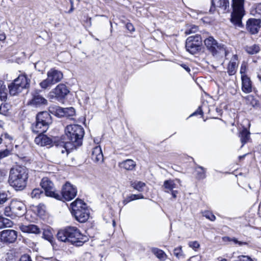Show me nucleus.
Here are the masks:
<instances>
[{
    "label": "nucleus",
    "mask_w": 261,
    "mask_h": 261,
    "mask_svg": "<svg viewBox=\"0 0 261 261\" xmlns=\"http://www.w3.org/2000/svg\"><path fill=\"white\" fill-rule=\"evenodd\" d=\"M197 115H201L202 116L203 115V111H202V110L201 109V107H199L197 109V110L195 112H194L192 114H191L190 115V116Z\"/></svg>",
    "instance_id": "603ef678"
},
{
    "label": "nucleus",
    "mask_w": 261,
    "mask_h": 261,
    "mask_svg": "<svg viewBox=\"0 0 261 261\" xmlns=\"http://www.w3.org/2000/svg\"><path fill=\"white\" fill-rule=\"evenodd\" d=\"M28 177V169L25 167L15 166L10 170L8 182L16 190L21 191L26 187Z\"/></svg>",
    "instance_id": "f257e3e1"
},
{
    "label": "nucleus",
    "mask_w": 261,
    "mask_h": 261,
    "mask_svg": "<svg viewBox=\"0 0 261 261\" xmlns=\"http://www.w3.org/2000/svg\"><path fill=\"white\" fill-rule=\"evenodd\" d=\"M128 197H129V198L130 199L129 200H130V201L135 200H137V199H144V196L142 194H131Z\"/></svg>",
    "instance_id": "79ce46f5"
},
{
    "label": "nucleus",
    "mask_w": 261,
    "mask_h": 261,
    "mask_svg": "<svg viewBox=\"0 0 261 261\" xmlns=\"http://www.w3.org/2000/svg\"><path fill=\"white\" fill-rule=\"evenodd\" d=\"M250 133L246 128H243L240 132L239 137L240 138L241 142L242 144V146L244 145L250 139Z\"/></svg>",
    "instance_id": "bb28decb"
},
{
    "label": "nucleus",
    "mask_w": 261,
    "mask_h": 261,
    "mask_svg": "<svg viewBox=\"0 0 261 261\" xmlns=\"http://www.w3.org/2000/svg\"><path fill=\"white\" fill-rule=\"evenodd\" d=\"M7 99V90L2 81H0V99L6 101Z\"/></svg>",
    "instance_id": "2f4dec72"
},
{
    "label": "nucleus",
    "mask_w": 261,
    "mask_h": 261,
    "mask_svg": "<svg viewBox=\"0 0 261 261\" xmlns=\"http://www.w3.org/2000/svg\"><path fill=\"white\" fill-rule=\"evenodd\" d=\"M14 81L17 85L23 90L28 89L30 87L31 80L25 73L19 74Z\"/></svg>",
    "instance_id": "dca6fc26"
},
{
    "label": "nucleus",
    "mask_w": 261,
    "mask_h": 261,
    "mask_svg": "<svg viewBox=\"0 0 261 261\" xmlns=\"http://www.w3.org/2000/svg\"><path fill=\"white\" fill-rule=\"evenodd\" d=\"M196 171L197 172V178L199 179H202L205 178V169L201 167L198 166L196 168Z\"/></svg>",
    "instance_id": "f704fd0d"
},
{
    "label": "nucleus",
    "mask_w": 261,
    "mask_h": 261,
    "mask_svg": "<svg viewBox=\"0 0 261 261\" xmlns=\"http://www.w3.org/2000/svg\"><path fill=\"white\" fill-rule=\"evenodd\" d=\"M40 185L44 189L46 196L58 200L61 198L60 194L56 191L53 182L48 177H43L41 180Z\"/></svg>",
    "instance_id": "1a4fd4ad"
},
{
    "label": "nucleus",
    "mask_w": 261,
    "mask_h": 261,
    "mask_svg": "<svg viewBox=\"0 0 261 261\" xmlns=\"http://www.w3.org/2000/svg\"><path fill=\"white\" fill-rule=\"evenodd\" d=\"M69 92V91L65 85L60 84L49 93L48 97L50 99L56 98L61 99L64 98Z\"/></svg>",
    "instance_id": "9b49d317"
},
{
    "label": "nucleus",
    "mask_w": 261,
    "mask_h": 261,
    "mask_svg": "<svg viewBox=\"0 0 261 261\" xmlns=\"http://www.w3.org/2000/svg\"><path fill=\"white\" fill-rule=\"evenodd\" d=\"M11 204L14 216H21L25 213V205L22 202L17 200H13L11 202Z\"/></svg>",
    "instance_id": "4468645a"
},
{
    "label": "nucleus",
    "mask_w": 261,
    "mask_h": 261,
    "mask_svg": "<svg viewBox=\"0 0 261 261\" xmlns=\"http://www.w3.org/2000/svg\"><path fill=\"white\" fill-rule=\"evenodd\" d=\"M130 199L129 198V197L128 196L126 199H125L123 201V203L125 205L127 203L129 202L130 201V200H129Z\"/></svg>",
    "instance_id": "0e129e2a"
},
{
    "label": "nucleus",
    "mask_w": 261,
    "mask_h": 261,
    "mask_svg": "<svg viewBox=\"0 0 261 261\" xmlns=\"http://www.w3.org/2000/svg\"><path fill=\"white\" fill-rule=\"evenodd\" d=\"M130 186L139 192H142L146 187V184L141 181L133 180L130 181Z\"/></svg>",
    "instance_id": "c85d7f7f"
},
{
    "label": "nucleus",
    "mask_w": 261,
    "mask_h": 261,
    "mask_svg": "<svg viewBox=\"0 0 261 261\" xmlns=\"http://www.w3.org/2000/svg\"><path fill=\"white\" fill-rule=\"evenodd\" d=\"M17 238L16 232L14 230H5L1 232L0 239L3 243H13Z\"/></svg>",
    "instance_id": "f8f14e48"
},
{
    "label": "nucleus",
    "mask_w": 261,
    "mask_h": 261,
    "mask_svg": "<svg viewBox=\"0 0 261 261\" xmlns=\"http://www.w3.org/2000/svg\"><path fill=\"white\" fill-rule=\"evenodd\" d=\"M53 85V84H52V83L48 77L43 80L39 84V85L41 87V88L44 89H47V88L50 87Z\"/></svg>",
    "instance_id": "4c0bfd02"
},
{
    "label": "nucleus",
    "mask_w": 261,
    "mask_h": 261,
    "mask_svg": "<svg viewBox=\"0 0 261 261\" xmlns=\"http://www.w3.org/2000/svg\"><path fill=\"white\" fill-rule=\"evenodd\" d=\"M77 194V189L76 187L70 184L69 182H66L62 187L61 190V198L67 201H70L73 199Z\"/></svg>",
    "instance_id": "9d476101"
},
{
    "label": "nucleus",
    "mask_w": 261,
    "mask_h": 261,
    "mask_svg": "<svg viewBox=\"0 0 261 261\" xmlns=\"http://www.w3.org/2000/svg\"><path fill=\"white\" fill-rule=\"evenodd\" d=\"M4 137L5 138V139H7L9 141H11L12 140V137L7 134H5L4 135Z\"/></svg>",
    "instance_id": "e2e57ef3"
},
{
    "label": "nucleus",
    "mask_w": 261,
    "mask_h": 261,
    "mask_svg": "<svg viewBox=\"0 0 261 261\" xmlns=\"http://www.w3.org/2000/svg\"><path fill=\"white\" fill-rule=\"evenodd\" d=\"M238 66V58L237 55H234L229 61L227 67V73L229 75H234Z\"/></svg>",
    "instance_id": "aec40b11"
},
{
    "label": "nucleus",
    "mask_w": 261,
    "mask_h": 261,
    "mask_svg": "<svg viewBox=\"0 0 261 261\" xmlns=\"http://www.w3.org/2000/svg\"><path fill=\"white\" fill-rule=\"evenodd\" d=\"M174 254L177 257L179 258L182 255V251L181 249V247L179 246L176 248L174 249Z\"/></svg>",
    "instance_id": "c03bdc74"
},
{
    "label": "nucleus",
    "mask_w": 261,
    "mask_h": 261,
    "mask_svg": "<svg viewBox=\"0 0 261 261\" xmlns=\"http://www.w3.org/2000/svg\"><path fill=\"white\" fill-rule=\"evenodd\" d=\"M10 153V151L9 150H8V149H6L5 150L0 151V159L8 156Z\"/></svg>",
    "instance_id": "49530a36"
},
{
    "label": "nucleus",
    "mask_w": 261,
    "mask_h": 261,
    "mask_svg": "<svg viewBox=\"0 0 261 261\" xmlns=\"http://www.w3.org/2000/svg\"><path fill=\"white\" fill-rule=\"evenodd\" d=\"M47 103V100L37 91L32 93V98L29 102V105L36 107L46 105Z\"/></svg>",
    "instance_id": "ddd939ff"
},
{
    "label": "nucleus",
    "mask_w": 261,
    "mask_h": 261,
    "mask_svg": "<svg viewBox=\"0 0 261 261\" xmlns=\"http://www.w3.org/2000/svg\"><path fill=\"white\" fill-rule=\"evenodd\" d=\"M12 224V222L8 219V221H5L4 227H11Z\"/></svg>",
    "instance_id": "052dcab7"
},
{
    "label": "nucleus",
    "mask_w": 261,
    "mask_h": 261,
    "mask_svg": "<svg viewBox=\"0 0 261 261\" xmlns=\"http://www.w3.org/2000/svg\"><path fill=\"white\" fill-rule=\"evenodd\" d=\"M43 191L39 188H36L32 190L31 193V197L33 199H39L43 195Z\"/></svg>",
    "instance_id": "c9c22d12"
},
{
    "label": "nucleus",
    "mask_w": 261,
    "mask_h": 261,
    "mask_svg": "<svg viewBox=\"0 0 261 261\" xmlns=\"http://www.w3.org/2000/svg\"><path fill=\"white\" fill-rule=\"evenodd\" d=\"M42 237L44 239L48 241L51 244L54 243V238L52 232L50 229H47L44 230Z\"/></svg>",
    "instance_id": "473e14b6"
},
{
    "label": "nucleus",
    "mask_w": 261,
    "mask_h": 261,
    "mask_svg": "<svg viewBox=\"0 0 261 261\" xmlns=\"http://www.w3.org/2000/svg\"><path fill=\"white\" fill-rule=\"evenodd\" d=\"M51 140L46 135L39 134L35 139V142L40 146H46L51 143Z\"/></svg>",
    "instance_id": "a878e982"
},
{
    "label": "nucleus",
    "mask_w": 261,
    "mask_h": 261,
    "mask_svg": "<svg viewBox=\"0 0 261 261\" xmlns=\"http://www.w3.org/2000/svg\"><path fill=\"white\" fill-rule=\"evenodd\" d=\"M192 246L193 247V249H195L196 248H198L199 246L197 245V246Z\"/></svg>",
    "instance_id": "774afa93"
},
{
    "label": "nucleus",
    "mask_w": 261,
    "mask_h": 261,
    "mask_svg": "<svg viewBox=\"0 0 261 261\" xmlns=\"http://www.w3.org/2000/svg\"><path fill=\"white\" fill-rule=\"evenodd\" d=\"M51 122V117L47 112H42L36 116V121L32 125V130L36 134H42L48 128L49 124Z\"/></svg>",
    "instance_id": "423d86ee"
},
{
    "label": "nucleus",
    "mask_w": 261,
    "mask_h": 261,
    "mask_svg": "<svg viewBox=\"0 0 261 261\" xmlns=\"http://www.w3.org/2000/svg\"><path fill=\"white\" fill-rule=\"evenodd\" d=\"M19 261H32L30 256L28 255H23L20 257Z\"/></svg>",
    "instance_id": "864d4df0"
},
{
    "label": "nucleus",
    "mask_w": 261,
    "mask_h": 261,
    "mask_svg": "<svg viewBox=\"0 0 261 261\" xmlns=\"http://www.w3.org/2000/svg\"><path fill=\"white\" fill-rule=\"evenodd\" d=\"M212 6L214 8H210V11L213 12L215 10V7L219 8L223 13H225L229 10V3L228 0H216V2L212 0Z\"/></svg>",
    "instance_id": "2eb2a0df"
},
{
    "label": "nucleus",
    "mask_w": 261,
    "mask_h": 261,
    "mask_svg": "<svg viewBox=\"0 0 261 261\" xmlns=\"http://www.w3.org/2000/svg\"><path fill=\"white\" fill-rule=\"evenodd\" d=\"M4 214L6 216L12 217L14 216V213L12 212V209L11 208V204H10L9 206L5 208L4 211Z\"/></svg>",
    "instance_id": "a19ab883"
},
{
    "label": "nucleus",
    "mask_w": 261,
    "mask_h": 261,
    "mask_svg": "<svg viewBox=\"0 0 261 261\" xmlns=\"http://www.w3.org/2000/svg\"><path fill=\"white\" fill-rule=\"evenodd\" d=\"M135 166V162L130 159L126 160L121 163V167L127 170H132Z\"/></svg>",
    "instance_id": "c756f323"
},
{
    "label": "nucleus",
    "mask_w": 261,
    "mask_h": 261,
    "mask_svg": "<svg viewBox=\"0 0 261 261\" xmlns=\"http://www.w3.org/2000/svg\"><path fill=\"white\" fill-rule=\"evenodd\" d=\"M260 21L258 19H249L246 24L247 29L251 34H254L258 32L260 28Z\"/></svg>",
    "instance_id": "f3484780"
},
{
    "label": "nucleus",
    "mask_w": 261,
    "mask_h": 261,
    "mask_svg": "<svg viewBox=\"0 0 261 261\" xmlns=\"http://www.w3.org/2000/svg\"><path fill=\"white\" fill-rule=\"evenodd\" d=\"M8 106L6 104H2L0 106V114L6 115L8 111Z\"/></svg>",
    "instance_id": "37998d69"
},
{
    "label": "nucleus",
    "mask_w": 261,
    "mask_h": 261,
    "mask_svg": "<svg viewBox=\"0 0 261 261\" xmlns=\"http://www.w3.org/2000/svg\"><path fill=\"white\" fill-rule=\"evenodd\" d=\"M20 229L24 232L39 234L41 232L40 228L36 225L30 224L28 225H21Z\"/></svg>",
    "instance_id": "4be33fe9"
},
{
    "label": "nucleus",
    "mask_w": 261,
    "mask_h": 261,
    "mask_svg": "<svg viewBox=\"0 0 261 261\" xmlns=\"http://www.w3.org/2000/svg\"><path fill=\"white\" fill-rule=\"evenodd\" d=\"M172 196L173 198H176L177 197V194L178 193V191L177 190H172L170 191Z\"/></svg>",
    "instance_id": "680f3d73"
},
{
    "label": "nucleus",
    "mask_w": 261,
    "mask_h": 261,
    "mask_svg": "<svg viewBox=\"0 0 261 261\" xmlns=\"http://www.w3.org/2000/svg\"><path fill=\"white\" fill-rule=\"evenodd\" d=\"M204 43L207 49L216 58L227 57L228 51L225 45L219 43L212 36H210L204 40Z\"/></svg>",
    "instance_id": "39448f33"
},
{
    "label": "nucleus",
    "mask_w": 261,
    "mask_h": 261,
    "mask_svg": "<svg viewBox=\"0 0 261 261\" xmlns=\"http://www.w3.org/2000/svg\"><path fill=\"white\" fill-rule=\"evenodd\" d=\"M58 149L62 153L67 152L68 154L70 149H72L74 147L70 142L67 141H65L63 139H62L61 142L58 144Z\"/></svg>",
    "instance_id": "393cba45"
},
{
    "label": "nucleus",
    "mask_w": 261,
    "mask_h": 261,
    "mask_svg": "<svg viewBox=\"0 0 261 261\" xmlns=\"http://www.w3.org/2000/svg\"><path fill=\"white\" fill-rule=\"evenodd\" d=\"M9 93L11 95L14 96L21 92L23 89L19 87L14 80L9 86Z\"/></svg>",
    "instance_id": "cd10ccee"
},
{
    "label": "nucleus",
    "mask_w": 261,
    "mask_h": 261,
    "mask_svg": "<svg viewBox=\"0 0 261 261\" xmlns=\"http://www.w3.org/2000/svg\"><path fill=\"white\" fill-rule=\"evenodd\" d=\"M246 103L248 105L251 106L253 108H257L259 106L258 101L251 95H249L245 97Z\"/></svg>",
    "instance_id": "7c9ffc66"
},
{
    "label": "nucleus",
    "mask_w": 261,
    "mask_h": 261,
    "mask_svg": "<svg viewBox=\"0 0 261 261\" xmlns=\"http://www.w3.org/2000/svg\"><path fill=\"white\" fill-rule=\"evenodd\" d=\"M91 158L95 162H102L103 160V156L101 147L99 146H96L93 148Z\"/></svg>",
    "instance_id": "412c9836"
},
{
    "label": "nucleus",
    "mask_w": 261,
    "mask_h": 261,
    "mask_svg": "<svg viewBox=\"0 0 261 261\" xmlns=\"http://www.w3.org/2000/svg\"><path fill=\"white\" fill-rule=\"evenodd\" d=\"M180 186V180L179 179H169L164 181L163 186L165 191L167 193L170 192L175 189H177Z\"/></svg>",
    "instance_id": "a211bd4d"
},
{
    "label": "nucleus",
    "mask_w": 261,
    "mask_h": 261,
    "mask_svg": "<svg viewBox=\"0 0 261 261\" xmlns=\"http://www.w3.org/2000/svg\"><path fill=\"white\" fill-rule=\"evenodd\" d=\"M73 10H74L73 6H71V8H70V10H69V11H68V13H71V12L73 11Z\"/></svg>",
    "instance_id": "69168bd1"
},
{
    "label": "nucleus",
    "mask_w": 261,
    "mask_h": 261,
    "mask_svg": "<svg viewBox=\"0 0 261 261\" xmlns=\"http://www.w3.org/2000/svg\"><path fill=\"white\" fill-rule=\"evenodd\" d=\"M247 65L245 63H243L241 65L240 68V73L241 74V76L246 75L245 73L246 71Z\"/></svg>",
    "instance_id": "a18cd8bd"
},
{
    "label": "nucleus",
    "mask_w": 261,
    "mask_h": 261,
    "mask_svg": "<svg viewBox=\"0 0 261 261\" xmlns=\"http://www.w3.org/2000/svg\"><path fill=\"white\" fill-rule=\"evenodd\" d=\"M70 206L71 213L76 220L84 223L88 219L90 213L84 201L77 198L71 203Z\"/></svg>",
    "instance_id": "20e7f679"
},
{
    "label": "nucleus",
    "mask_w": 261,
    "mask_h": 261,
    "mask_svg": "<svg viewBox=\"0 0 261 261\" xmlns=\"http://www.w3.org/2000/svg\"><path fill=\"white\" fill-rule=\"evenodd\" d=\"M223 240L224 241H228L230 243H231L233 242L235 244H239V245H242V243L240 242H239L237 239H231L230 238H228V237H224L223 238Z\"/></svg>",
    "instance_id": "09e8293b"
},
{
    "label": "nucleus",
    "mask_w": 261,
    "mask_h": 261,
    "mask_svg": "<svg viewBox=\"0 0 261 261\" xmlns=\"http://www.w3.org/2000/svg\"><path fill=\"white\" fill-rule=\"evenodd\" d=\"M198 27L195 25H189V27L185 31V34L186 35L191 34L192 33H195L197 32L198 31Z\"/></svg>",
    "instance_id": "58836bf2"
},
{
    "label": "nucleus",
    "mask_w": 261,
    "mask_h": 261,
    "mask_svg": "<svg viewBox=\"0 0 261 261\" xmlns=\"http://www.w3.org/2000/svg\"><path fill=\"white\" fill-rule=\"evenodd\" d=\"M58 240L64 243H70L72 244L75 243H86L88 238L83 236L79 229L73 226H68L60 230L57 233Z\"/></svg>",
    "instance_id": "f03ea898"
},
{
    "label": "nucleus",
    "mask_w": 261,
    "mask_h": 261,
    "mask_svg": "<svg viewBox=\"0 0 261 261\" xmlns=\"http://www.w3.org/2000/svg\"><path fill=\"white\" fill-rule=\"evenodd\" d=\"M259 46L256 44L246 46V51L251 55L257 54L259 52Z\"/></svg>",
    "instance_id": "72a5a7b5"
},
{
    "label": "nucleus",
    "mask_w": 261,
    "mask_h": 261,
    "mask_svg": "<svg viewBox=\"0 0 261 261\" xmlns=\"http://www.w3.org/2000/svg\"><path fill=\"white\" fill-rule=\"evenodd\" d=\"M202 216L212 221H214L216 219L215 215L212 212L209 211H204L202 212Z\"/></svg>",
    "instance_id": "ea45409f"
},
{
    "label": "nucleus",
    "mask_w": 261,
    "mask_h": 261,
    "mask_svg": "<svg viewBox=\"0 0 261 261\" xmlns=\"http://www.w3.org/2000/svg\"><path fill=\"white\" fill-rule=\"evenodd\" d=\"M180 66L188 73H190L191 70L190 68L188 66H187L186 64H181Z\"/></svg>",
    "instance_id": "13d9d810"
},
{
    "label": "nucleus",
    "mask_w": 261,
    "mask_h": 261,
    "mask_svg": "<svg viewBox=\"0 0 261 261\" xmlns=\"http://www.w3.org/2000/svg\"><path fill=\"white\" fill-rule=\"evenodd\" d=\"M245 0H232L233 11L230 21L236 26L242 27V19L244 15Z\"/></svg>",
    "instance_id": "0eeeda50"
},
{
    "label": "nucleus",
    "mask_w": 261,
    "mask_h": 261,
    "mask_svg": "<svg viewBox=\"0 0 261 261\" xmlns=\"http://www.w3.org/2000/svg\"><path fill=\"white\" fill-rule=\"evenodd\" d=\"M236 261H253L251 258L247 256H242L238 258Z\"/></svg>",
    "instance_id": "3c124183"
},
{
    "label": "nucleus",
    "mask_w": 261,
    "mask_h": 261,
    "mask_svg": "<svg viewBox=\"0 0 261 261\" xmlns=\"http://www.w3.org/2000/svg\"><path fill=\"white\" fill-rule=\"evenodd\" d=\"M242 90L243 92L249 93L252 92V86L250 79L246 75L242 76Z\"/></svg>",
    "instance_id": "5701e85b"
},
{
    "label": "nucleus",
    "mask_w": 261,
    "mask_h": 261,
    "mask_svg": "<svg viewBox=\"0 0 261 261\" xmlns=\"http://www.w3.org/2000/svg\"><path fill=\"white\" fill-rule=\"evenodd\" d=\"M5 221H8V219L0 218V228H2L4 227Z\"/></svg>",
    "instance_id": "4d7b16f0"
},
{
    "label": "nucleus",
    "mask_w": 261,
    "mask_h": 261,
    "mask_svg": "<svg viewBox=\"0 0 261 261\" xmlns=\"http://www.w3.org/2000/svg\"><path fill=\"white\" fill-rule=\"evenodd\" d=\"M47 77L53 85L59 82L63 78L62 73L58 70L51 69L47 72Z\"/></svg>",
    "instance_id": "6ab92c4d"
},
{
    "label": "nucleus",
    "mask_w": 261,
    "mask_h": 261,
    "mask_svg": "<svg viewBox=\"0 0 261 261\" xmlns=\"http://www.w3.org/2000/svg\"><path fill=\"white\" fill-rule=\"evenodd\" d=\"M88 20L89 21L90 25H91V18L90 17L88 18Z\"/></svg>",
    "instance_id": "338daca9"
},
{
    "label": "nucleus",
    "mask_w": 261,
    "mask_h": 261,
    "mask_svg": "<svg viewBox=\"0 0 261 261\" xmlns=\"http://www.w3.org/2000/svg\"><path fill=\"white\" fill-rule=\"evenodd\" d=\"M257 77L258 78V79L261 82V66L257 69Z\"/></svg>",
    "instance_id": "bf43d9fd"
},
{
    "label": "nucleus",
    "mask_w": 261,
    "mask_h": 261,
    "mask_svg": "<svg viewBox=\"0 0 261 261\" xmlns=\"http://www.w3.org/2000/svg\"><path fill=\"white\" fill-rule=\"evenodd\" d=\"M44 208L45 206L44 204H40L39 205H38V206H37L38 213L40 215H43V213H44Z\"/></svg>",
    "instance_id": "8fccbe9b"
},
{
    "label": "nucleus",
    "mask_w": 261,
    "mask_h": 261,
    "mask_svg": "<svg viewBox=\"0 0 261 261\" xmlns=\"http://www.w3.org/2000/svg\"><path fill=\"white\" fill-rule=\"evenodd\" d=\"M153 252L154 255L160 259L162 260L165 259L166 255L162 250L155 248L153 250Z\"/></svg>",
    "instance_id": "e433bc0d"
},
{
    "label": "nucleus",
    "mask_w": 261,
    "mask_h": 261,
    "mask_svg": "<svg viewBox=\"0 0 261 261\" xmlns=\"http://www.w3.org/2000/svg\"><path fill=\"white\" fill-rule=\"evenodd\" d=\"M201 45L202 39L200 35L191 36L186 40V49L191 54H195L200 50Z\"/></svg>",
    "instance_id": "6e6552de"
},
{
    "label": "nucleus",
    "mask_w": 261,
    "mask_h": 261,
    "mask_svg": "<svg viewBox=\"0 0 261 261\" xmlns=\"http://www.w3.org/2000/svg\"><path fill=\"white\" fill-rule=\"evenodd\" d=\"M255 9L256 13L261 16V3L256 5Z\"/></svg>",
    "instance_id": "5fc2aeb1"
},
{
    "label": "nucleus",
    "mask_w": 261,
    "mask_h": 261,
    "mask_svg": "<svg viewBox=\"0 0 261 261\" xmlns=\"http://www.w3.org/2000/svg\"><path fill=\"white\" fill-rule=\"evenodd\" d=\"M126 27L127 29L130 32H133L135 31V28L133 24L130 23H128L126 25Z\"/></svg>",
    "instance_id": "6e6d98bb"
},
{
    "label": "nucleus",
    "mask_w": 261,
    "mask_h": 261,
    "mask_svg": "<svg viewBox=\"0 0 261 261\" xmlns=\"http://www.w3.org/2000/svg\"><path fill=\"white\" fill-rule=\"evenodd\" d=\"M7 200V194L5 193H0V204L5 203Z\"/></svg>",
    "instance_id": "de8ad7c7"
},
{
    "label": "nucleus",
    "mask_w": 261,
    "mask_h": 261,
    "mask_svg": "<svg viewBox=\"0 0 261 261\" xmlns=\"http://www.w3.org/2000/svg\"><path fill=\"white\" fill-rule=\"evenodd\" d=\"M75 114V110L72 107L62 108L57 107L56 108V114L60 117L67 115L69 116H73Z\"/></svg>",
    "instance_id": "b1692460"
},
{
    "label": "nucleus",
    "mask_w": 261,
    "mask_h": 261,
    "mask_svg": "<svg viewBox=\"0 0 261 261\" xmlns=\"http://www.w3.org/2000/svg\"><path fill=\"white\" fill-rule=\"evenodd\" d=\"M65 136L68 142H70L76 148L82 144L85 132L83 127L80 125H67L65 129Z\"/></svg>",
    "instance_id": "7ed1b4c3"
}]
</instances>
